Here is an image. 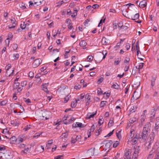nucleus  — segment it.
Segmentation results:
<instances>
[{
    "instance_id": "1",
    "label": "nucleus",
    "mask_w": 159,
    "mask_h": 159,
    "mask_svg": "<svg viewBox=\"0 0 159 159\" xmlns=\"http://www.w3.org/2000/svg\"><path fill=\"white\" fill-rule=\"evenodd\" d=\"M39 114V118L43 120H47L51 117V112L46 110H41Z\"/></svg>"
},
{
    "instance_id": "2",
    "label": "nucleus",
    "mask_w": 159,
    "mask_h": 159,
    "mask_svg": "<svg viewBox=\"0 0 159 159\" xmlns=\"http://www.w3.org/2000/svg\"><path fill=\"white\" fill-rule=\"evenodd\" d=\"M134 151L133 153L132 159H137L138 156L139 151L140 150L139 146L135 145L134 147Z\"/></svg>"
},
{
    "instance_id": "3",
    "label": "nucleus",
    "mask_w": 159,
    "mask_h": 159,
    "mask_svg": "<svg viewBox=\"0 0 159 159\" xmlns=\"http://www.w3.org/2000/svg\"><path fill=\"white\" fill-rule=\"evenodd\" d=\"M124 155V159H130L131 157L130 150L126 149Z\"/></svg>"
},
{
    "instance_id": "4",
    "label": "nucleus",
    "mask_w": 159,
    "mask_h": 159,
    "mask_svg": "<svg viewBox=\"0 0 159 159\" xmlns=\"http://www.w3.org/2000/svg\"><path fill=\"white\" fill-rule=\"evenodd\" d=\"M154 136L155 134L154 133L152 132L151 134L149 135L147 139L146 142L150 143V144H151L153 141Z\"/></svg>"
},
{
    "instance_id": "5",
    "label": "nucleus",
    "mask_w": 159,
    "mask_h": 159,
    "mask_svg": "<svg viewBox=\"0 0 159 159\" xmlns=\"http://www.w3.org/2000/svg\"><path fill=\"white\" fill-rule=\"evenodd\" d=\"M20 85L19 83L17 82H15L14 83V84L13 86V90L16 89H17V91L18 92H20L22 90V89L21 87H19Z\"/></svg>"
},
{
    "instance_id": "6",
    "label": "nucleus",
    "mask_w": 159,
    "mask_h": 159,
    "mask_svg": "<svg viewBox=\"0 0 159 159\" xmlns=\"http://www.w3.org/2000/svg\"><path fill=\"white\" fill-rule=\"evenodd\" d=\"M20 28L22 29H26L28 30L29 28V24L27 22H21L20 25Z\"/></svg>"
},
{
    "instance_id": "7",
    "label": "nucleus",
    "mask_w": 159,
    "mask_h": 159,
    "mask_svg": "<svg viewBox=\"0 0 159 159\" xmlns=\"http://www.w3.org/2000/svg\"><path fill=\"white\" fill-rule=\"evenodd\" d=\"M44 1L43 0H34V3L30 1V6H34L35 5L36 6H38L41 5Z\"/></svg>"
},
{
    "instance_id": "8",
    "label": "nucleus",
    "mask_w": 159,
    "mask_h": 159,
    "mask_svg": "<svg viewBox=\"0 0 159 159\" xmlns=\"http://www.w3.org/2000/svg\"><path fill=\"white\" fill-rule=\"evenodd\" d=\"M140 94L139 92L135 91L133 94V97H132L131 100H136L138 99L140 97Z\"/></svg>"
},
{
    "instance_id": "9",
    "label": "nucleus",
    "mask_w": 159,
    "mask_h": 159,
    "mask_svg": "<svg viewBox=\"0 0 159 159\" xmlns=\"http://www.w3.org/2000/svg\"><path fill=\"white\" fill-rule=\"evenodd\" d=\"M40 60L37 59L34 60L32 63V66L34 68H35L39 66L40 64Z\"/></svg>"
},
{
    "instance_id": "10",
    "label": "nucleus",
    "mask_w": 159,
    "mask_h": 159,
    "mask_svg": "<svg viewBox=\"0 0 159 159\" xmlns=\"http://www.w3.org/2000/svg\"><path fill=\"white\" fill-rule=\"evenodd\" d=\"M151 127V124L149 122H147L146 124L144 125L143 130L144 131L147 130L148 132H149L150 130V128Z\"/></svg>"
},
{
    "instance_id": "11",
    "label": "nucleus",
    "mask_w": 159,
    "mask_h": 159,
    "mask_svg": "<svg viewBox=\"0 0 159 159\" xmlns=\"http://www.w3.org/2000/svg\"><path fill=\"white\" fill-rule=\"evenodd\" d=\"M148 133L149 132H148L147 130L144 131L143 130L141 135L142 139H146L148 135Z\"/></svg>"
},
{
    "instance_id": "12",
    "label": "nucleus",
    "mask_w": 159,
    "mask_h": 159,
    "mask_svg": "<svg viewBox=\"0 0 159 159\" xmlns=\"http://www.w3.org/2000/svg\"><path fill=\"white\" fill-rule=\"evenodd\" d=\"M25 138V135H19L18 138L16 139V141L17 142L21 143L24 140Z\"/></svg>"
},
{
    "instance_id": "13",
    "label": "nucleus",
    "mask_w": 159,
    "mask_h": 159,
    "mask_svg": "<svg viewBox=\"0 0 159 159\" xmlns=\"http://www.w3.org/2000/svg\"><path fill=\"white\" fill-rule=\"evenodd\" d=\"M147 5V1L146 0H143L139 4V7L141 8H143L146 6Z\"/></svg>"
},
{
    "instance_id": "14",
    "label": "nucleus",
    "mask_w": 159,
    "mask_h": 159,
    "mask_svg": "<svg viewBox=\"0 0 159 159\" xmlns=\"http://www.w3.org/2000/svg\"><path fill=\"white\" fill-rule=\"evenodd\" d=\"M102 43L103 45H107L109 44V40L107 39L105 37H103L102 39Z\"/></svg>"
},
{
    "instance_id": "15",
    "label": "nucleus",
    "mask_w": 159,
    "mask_h": 159,
    "mask_svg": "<svg viewBox=\"0 0 159 159\" xmlns=\"http://www.w3.org/2000/svg\"><path fill=\"white\" fill-rule=\"evenodd\" d=\"M48 84V83L47 84H43L42 85V90L47 93H48L49 92L48 91V89L47 87Z\"/></svg>"
},
{
    "instance_id": "16",
    "label": "nucleus",
    "mask_w": 159,
    "mask_h": 159,
    "mask_svg": "<svg viewBox=\"0 0 159 159\" xmlns=\"http://www.w3.org/2000/svg\"><path fill=\"white\" fill-rule=\"evenodd\" d=\"M80 45L81 47L83 49L86 48L85 47L87 45V43L86 41L84 40H82L80 43Z\"/></svg>"
},
{
    "instance_id": "17",
    "label": "nucleus",
    "mask_w": 159,
    "mask_h": 159,
    "mask_svg": "<svg viewBox=\"0 0 159 159\" xmlns=\"http://www.w3.org/2000/svg\"><path fill=\"white\" fill-rule=\"evenodd\" d=\"M159 129V118L157 117L156 119L155 129L156 130Z\"/></svg>"
},
{
    "instance_id": "18",
    "label": "nucleus",
    "mask_w": 159,
    "mask_h": 159,
    "mask_svg": "<svg viewBox=\"0 0 159 159\" xmlns=\"http://www.w3.org/2000/svg\"><path fill=\"white\" fill-rule=\"evenodd\" d=\"M97 113V111L95 112H93L92 113H88L87 115L86 118L88 119H89L91 118H93L95 115Z\"/></svg>"
},
{
    "instance_id": "19",
    "label": "nucleus",
    "mask_w": 159,
    "mask_h": 159,
    "mask_svg": "<svg viewBox=\"0 0 159 159\" xmlns=\"http://www.w3.org/2000/svg\"><path fill=\"white\" fill-rule=\"evenodd\" d=\"M82 124L81 123L76 122L75 123H73L72 125L73 128H76L77 127H82Z\"/></svg>"
},
{
    "instance_id": "20",
    "label": "nucleus",
    "mask_w": 159,
    "mask_h": 159,
    "mask_svg": "<svg viewBox=\"0 0 159 159\" xmlns=\"http://www.w3.org/2000/svg\"><path fill=\"white\" fill-rule=\"evenodd\" d=\"M2 159H10V155L7 153H4L1 157Z\"/></svg>"
},
{
    "instance_id": "21",
    "label": "nucleus",
    "mask_w": 159,
    "mask_h": 159,
    "mask_svg": "<svg viewBox=\"0 0 159 159\" xmlns=\"http://www.w3.org/2000/svg\"><path fill=\"white\" fill-rule=\"evenodd\" d=\"M112 141L111 140L107 141L105 144V147L107 148H109L111 145Z\"/></svg>"
},
{
    "instance_id": "22",
    "label": "nucleus",
    "mask_w": 159,
    "mask_h": 159,
    "mask_svg": "<svg viewBox=\"0 0 159 159\" xmlns=\"http://www.w3.org/2000/svg\"><path fill=\"white\" fill-rule=\"evenodd\" d=\"M139 13L136 14L133 17H131V18H129V19H131L133 20H135L136 19H137L139 18Z\"/></svg>"
},
{
    "instance_id": "23",
    "label": "nucleus",
    "mask_w": 159,
    "mask_h": 159,
    "mask_svg": "<svg viewBox=\"0 0 159 159\" xmlns=\"http://www.w3.org/2000/svg\"><path fill=\"white\" fill-rule=\"evenodd\" d=\"M68 118V116H65L62 118L63 122L65 124L67 125L69 124V122H67V121H66L67 118Z\"/></svg>"
},
{
    "instance_id": "24",
    "label": "nucleus",
    "mask_w": 159,
    "mask_h": 159,
    "mask_svg": "<svg viewBox=\"0 0 159 159\" xmlns=\"http://www.w3.org/2000/svg\"><path fill=\"white\" fill-rule=\"evenodd\" d=\"M144 64V63H139L136 66V68L139 70L140 69H142L143 68Z\"/></svg>"
},
{
    "instance_id": "25",
    "label": "nucleus",
    "mask_w": 159,
    "mask_h": 159,
    "mask_svg": "<svg viewBox=\"0 0 159 159\" xmlns=\"http://www.w3.org/2000/svg\"><path fill=\"white\" fill-rule=\"evenodd\" d=\"M121 61V58H118L116 59L115 61H114V64L116 65H118Z\"/></svg>"
},
{
    "instance_id": "26",
    "label": "nucleus",
    "mask_w": 159,
    "mask_h": 159,
    "mask_svg": "<svg viewBox=\"0 0 159 159\" xmlns=\"http://www.w3.org/2000/svg\"><path fill=\"white\" fill-rule=\"evenodd\" d=\"M91 95L90 93H87L86 94L85 97V98L87 101H89L91 99Z\"/></svg>"
},
{
    "instance_id": "27",
    "label": "nucleus",
    "mask_w": 159,
    "mask_h": 159,
    "mask_svg": "<svg viewBox=\"0 0 159 159\" xmlns=\"http://www.w3.org/2000/svg\"><path fill=\"white\" fill-rule=\"evenodd\" d=\"M107 102L106 101H101L100 105V107H103L106 105Z\"/></svg>"
},
{
    "instance_id": "28",
    "label": "nucleus",
    "mask_w": 159,
    "mask_h": 159,
    "mask_svg": "<svg viewBox=\"0 0 159 159\" xmlns=\"http://www.w3.org/2000/svg\"><path fill=\"white\" fill-rule=\"evenodd\" d=\"M145 118V115L144 114H142L140 117V120L141 123L143 122L144 121Z\"/></svg>"
},
{
    "instance_id": "29",
    "label": "nucleus",
    "mask_w": 159,
    "mask_h": 159,
    "mask_svg": "<svg viewBox=\"0 0 159 159\" xmlns=\"http://www.w3.org/2000/svg\"><path fill=\"white\" fill-rule=\"evenodd\" d=\"M77 100H75V101L72 102L71 103V106L72 107H75L76 106Z\"/></svg>"
},
{
    "instance_id": "30",
    "label": "nucleus",
    "mask_w": 159,
    "mask_h": 159,
    "mask_svg": "<svg viewBox=\"0 0 159 159\" xmlns=\"http://www.w3.org/2000/svg\"><path fill=\"white\" fill-rule=\"evenodd\" d=\"M130 61V58L127 57H126L124 61V64H127L129 63Z\"/></svg>"
},
{
    "instance_id": "31",
    "label": "nucleus",
    "mask_w": 159,
    "mask_h": 159,
    "mask_svg": "<svg viewBox=\"0 0 159 159\" xmlns=\"http://www.w3.org/2000/svg\"><path fill=\"white\" fill-rule=\"evenodd\" d=\"M11 124L14 126H16L19 125V124L16 121L14 120L11 121Z\"/></svg>"
},
{
    "instance_id": "32",
    "label": "nucleus",
    "mask_w": 159,
    "mask_h": 159,
    "mask_svg": "<svg viewBox=\"0 0 159 159\" xmlns=\"http://www.w3.org/2000/svg\"><path fill=\"white\" fill-rule=\"evenodd\" d=\"M19 6L22 9H24L26 8V7L25 5V4L23 2H21L19 4Z\"/></svg>"
},
{
    "instance_id": "33",
    "label": "nucleus",
    "mask_w": 159,
    "mask_h": 159,
    "mask_svg": "<svg viewBox=\"0 0 159 159\" xmlns=\"http://www.w3.org/2000/svg\"><path fill=\"white\" fill-rule=\"evenodd\" d=\"M30 129V125H27L23 129V131L24 132H25Z\"/></svg>"
},
{
    "instance_id": "34",
    "label": "nucleus",
    "mask_w": 159,
    "mask_h": 159,
    "mask_svg": "<svg viewBox=\"0 0 159 159\" xmlns=\"http://www.w3.org/2000/svg\"><path fill=\"white\" fill-rule=\"evenodd\" d=\"M42 134L41 133H36L34 135L31 137L33 138H38V137L41 134Z\"/></svg>"
},
{
    "instance_id": "35",
    "label": "nucleus",
    "mask_w": 159,
    "mask_h": 159,
    "mask_svg": "<svg viewBox=\"0 0 159 159\" xmlns=\"http://www.w3.org/2000/svg\"><path fill=\"white\" fill-rule=\"evenodd\" d=\"M119 87V85H118L116 83H115V84H114L112 86V87L116 89H118Z\"/></svg>"
},
{
    "instance_id": "36",
    "label": "nucleus",
    "mask_w": 159,
    "mask_h": 159,
    "mask_svg": "<svg viewBox=\"0 0 159 159\" xmlns=\"http://www.w3.org/2000/svg\"><path fill=\"white\" fill-rule=\"evenodd\" d=\"M76 142L75 138V136H74L71 137V142L73 143H75Z\"/></svg>"
},
{
    "instance_id": "37",
    "label": "nucleus",
    "mask_w": 159,
    "mask_h": 159,
    "mask_svg": "<svg viewBox=\"0 0 159 159\" xmlns=\"http://www.w3.org/2000/svg\"><path fill=\"white\" fill-rule=\"evenodd\" d=\"M102 130V129L100 128L97 131H96L95 133V135L96 136H98L99 135L100 133L101 132Z\"/></svg>"
},
{
    "instance_id": "38",
    "label": "nucleus",
    "mask_w": 159,
    "mask_h": 159,
    "mask_svg": "<svg viewBox=\"0 0 159 159\" xmlns=\"http://www.w3.org/2000/svg\"><path fill=\"white\" fill-rule=\"evenodd\" d=\"M68 135V134L66 133H64L62 134L61 135L60 137L61 138H66Z\"/></svg>"
},
{
    "instance_id": "39",
    "label": "nucleus",
    "mask_w": 159,
    "mask_h": 159,
    "mask_svg": "<svg viewBox=\"0 0 159 159\" xmlns=\"http://www.w3.org/2000/svg\"><path fill=\"white\" fill-rule=\"evenodd\" d=\"M116 135L117 137L120 139L121 138V134H120V131H118V132H116Z\"/></svg>"
},
{
    "instance_id": "40",
    "label": "nucleus",
    "mask_w": 159,
    "mask_h": 159,
    "mask_svg": "<svg viewBox=\"0 0 159 159\" xmlns=\"http://www.w3.org/2000/svg\"><path fill=\"white\" fill-rule=\"evenodd\" d=\"M151 144H150V143H148L146 142L145 143V145L147 148V149H148L151 148Z\"/></svg>"
},
{
    "instance_id": "41",
    "label": "nucleus",
    "mask_w": 159,
    "mask_h": 159,
    "mask_svg": "<svg viewBox=\"0 0 159 159\" xmlns=\"http://www.w3.org/2000/svg\"><path fill=\"white\" fill-rule=\"evenodd\" d=\"M119 144V141H116L113 144V147L114 148H116Z\"/></svg>"
},
{
    "instance_id": "42",
    "label": "nucleus",
    "mask_w": 159,
    "mask_h": 159,
    "mask_svg": "<svg viewBox=\"0 0 159 159\" xmlns=\"http://www.w3.org/2000/svg\"><path fill=\"white\" fill-rule=\"evenodd\" d=\"M155 114L156 112L154 111V110L152 109L151 113V115L152 116L151 117H153V118H154L155 115Z\"/></svg>"
},
{
    "instance_id": "43",
    "label": "nucleus",
    "mask_w": 159,
    "mask_h": 159,
    "mask_svg": "<svg viewBox=\"0 0 159 159\" xmlns=\"http://www.w3.org/2000/svg\"><path fill=\"white\" fill-rule=\"evenodd\" d=\"M103 77H101L100 78L98 79L97 83L98 84H100L103 81Z\"/></svg>"
},
{
    "instance_id": "44",
    "label": "nucleus",
    "mask_w": 159,
    "mask_h": 159,
    "mask_svg": "<svg viewBox=\"0 0 159 159\" xmlns=\"http://www.w3.org/2000/svg\"><path fill=\"white\" fill-rule=\"evenodd\" d=\"M105 20V18H104L103 20L102 19H101L100 20V22L98 25V26L100 27L102 25V22H104Z\"/></svg>"
},
{
    "instance_id": "45",
    "label": "nucleus",
    "mask_w": 159,
    "mask_h": 159,
    "mask_svg": "<svg viewBox=\"0 0 159 159\" xmlns=\"http://www.w3.org/2000/svg\"><path fill=\"white\" fill-rule=\"evenodd\" d=\"M27 81H25L22 82L21 83V86L22 87L25 86L27 84Z\"/></svg>"
},
{
    "instance_id": "46",
    "label": "nucleus",
    "mask_w": 159,
    "mask_h": 159,
    "mask_svg": "<svg viewBox=\"0 0 159 159\" xmlns=\"http://www.w3.org/2000/svg\"><path fill=\"white\" fill-rule=\"evenodd\" d=\"M114 123V121L112 120H109V122L108 123V126H112Z\"/></svg>"
},
{
    "instance_id": "47",
    "label": "nucleus",
    "mask_w": 159,
    "mask_h": 159,
    "mask_svg": "<svg viewBox=\"0 0 159 159\" xmlns=\"http://www.w3.org/2000/svg\"><path fill=\"white\" fill-rule=\"evenodd\" d=\"M152 109L156 112V111L159 110V106H155L153 107V109Z\"/></svg>"
},
{
    "instance_id": "48",
    "label": "nucleus",
    "mask_w": 159,
    "mask_h": 159,
    "mask_svg": "<svg viewBox=\"0 0 159 159\" xmlns=\"http://www.w3.org/2000/svg\"><path fill=\"white\" fill-rule=\"evenodd\" d=\"M88 61H92L93 59V57L91 55H89L87 57Z\"/></svg>"
},
{
    "instance_id": "49",
    "label": "nucleus",
    "mask_w": 159,
    "mask_h": 159,
    "mask_svg": "<svg viewBox=\"0 0 159 159\" xmlns=\"http://www.w3.org/2000/svg\"><path fill=\"white\" fill-rule=\"evenodd\" d=\"M136 121V119L135 118H133L130 119L129 122L132 124Z\"/></svg>"
},
{
    "instance_id": "50",
    "label": "nucleus",
    "mask_w": 159,
    "mask_h": 159,
    "mask_svg": "<svg viewBox=\"0 0 159 159\" xmlns=\"http://www.w3.org/2000/svg\"><path fill=\"white\" fill-rule=\"evenodd\" d=\"M98 93L99 95H101L102 94H103V91L102 90V89L101 88H99L98 89Z\"/></svg>"
},
{
    "instance_id": "51",
    "label": "nucleus",
    "mask_w": 159,
    "mask_h": 159,
    "mask_svg": "<svg viewBox=\"0 0 159 159\" xmlns=\"http://www.w3.org/2000/svg\"><path fill=\"white\" fill-rule=\"evenodd\" d=\"M13 35L11 33H10L8 34V38L7 39H11L13 38Z\"/></svg>"
},
{
    "instance_id": "52",
    "label": "nucleus",
    "mask_w": 159,
    "mask_h": 159,
    "mask_svg": "<svg viewBox=\"0 0 159 159\" xmlns=\"http://www.w3.org/2000/svg\"><path fill=\"white\" fill-rule=\"evenodd\" d=\"M11 68V65L10 64H9L8 65L6 66V69L7 70L6 73H7L8 71Z\"/></svg>"
},
{
    "instance_id": "53",
    "label": "nucleus",
    "mask_w": 159,
    "mask_h": 159,
    "mask_svg": "<svg viewBox=\"0 0 159 159\" xmlns=\"http://www.w3.org/2000/svg\"><path fill=\"white\" fill-rule=\"evenodd\" d=\"M7 101L6 100L0 102V104L2 106H3L7 103Z\"/></svg>"
},
{
    "instance_id": "54",
    "label": "nucleus",
    "mask_w": 159,
    "mask_h": 159,
    "mask_svg": "<svg viewBox=\"0 0 159 159\" xmlns=\"http://www.w3.org/2000/svg\"><path fill=\"white\" fill-rule=\"evenodd\" d=\"M76 12H75L74 13H70V15H71V17L73 18H74L75 17V16L77 15V11L76 10Z\"/></svg>"
},
{
    "instance_id": "55",
    "label": "nucleus",
    "mask_w": 159,
    "mask_h": 159,
    "mask_svg": "<svg viewBox=\"0 0 159 159\" xmlns=\"http://www.w3.org/2000/svg\"><path fill=\"white\" fill-rule=\"evenodd\" d=\"M136 50H139V43L138 42L136 43Z\"/></svg>"
},
{
    "instance_id": "56",
    "label": "nucleus",
    "mask_w": 159,
    "mask_h": 159,
    "mask_svg": "<svg viewBox=\"0 0 159 159\" xmlns=\"http://www.w3.org/2000/svg\"><path fill=\"white\" fill-rule=\"evenodd\" d=\"M114 130H113L111 132H110L109 134H108L107 135L105 136L104 137H110L111 136L113 133V132Z\"/></svg>"
},
{
    "instance_id": "57",
    "label": "nucleus",
    "mask_w": 159,
    "mask_h": 159,
    "mask_svg": "<svg viewBox=\"0 0 159 159\" xmlns=\"http://www.w3.org/2000/svg\"><path fill=\"white\" fill-rule=\"evenodd\" d=\"M63 156L61 155H59L55 157V159H63Z\"/></svg>"
},
{
    "instance_id": "58",
    "label": "nucleus",
    "mask_w": 159,
    "mask_h": 159,
    "mask_svg": "<svg viewBox=\"0 0 159 159\" xmlns=\"http://www.w3.org/2000/svg\"><path fill=\"white\" fill-rule=\"evenodd\" d=\"M130 47V44L129 43H127L126 44V50H129Z\"/></svg>"
},
{
    "instance_id": "59",
    "label": "nucleus",
    "mask_w": 159,
    "mask_h": 159,
    "mask_svg": "<svg viewBox=\"0 0 159 159\" xmlns=\"http://www.w3.org/2000/svg\"><path fill=\"white\" fill-rule=\"evenodd\" d=\"M81 87V86L80 84H78L77 85H75L74 86V89H80Z\"/></svg>"
},
{
    "instance_id": "60",
    "label": "nucleus",
    "mask_w": 159,
    "mask_h": 159,
    "mask_svg": "<svg viewBox=\"0 0 159 159\" xmlns=\"http://www.w3.org/2000/svg\"><path fill=\"white\" fill-rule=\"evenodd\" d=\"M95 127L94 125H93L91 126V128L90 129V130L89 131H90L91 132H93L95 130Z\"/></svg>"
},
{
    "instance_id": "61",
    "label": "nucleus",
    "mask_w": 159,
    "mask_h": 159,
    "mask_svg": "<svg viewBox=\"0 0 159 159\" xmlns=\"http://www.w3.org/2000/svg\"><path fill=\"white\" fill-rule=\"evenodd\" d=\"M5 149V147L4 146L1 145L0 146V151L4 150Z\"/></svg>"
},
{
    "instance_id": "62",
    "label": "nucleus",
    "mask_w": 159,
    "mask_h": 159,
    "mask_svg": "<svg viewBox=\"0 0 159 159\" xmlns=\"http://www.w3.org/2000/svg\"><path fill=\"white\" fill-rule=\"evenodd\" d=\"M23 100L26 103H28L30 102V99L29 98L27 99L26 98H24Z\"/></svg>"
},
{
    "instance_id": "63",
    "label": "nucleus",
    "mask_w": 159,
    "mask_h": 159,
    "mask_svg": "<svg viewBox=\"0 0 159 159\" xmlns=\"http://www.w3.org/2000/svg\"><path fill=\"white\" fill-rule=\"evenodd\" d=\"M47 67L46 66H43L41 68L40 71L42 72H44L46 69Z\"/></svg>"
},
{
    "instance_id": "64",
    "label": "nucleus",
    "mask_w": 159,
    "mask_h": 159,
    "mask_svg": "<svg viewBox=\"0 0 159 159\" xmlns=\"http://www.w3.org/2000/svg\"><path fill=\"white\" fill-rule=\"evenodd\" d=\"M25 145L24 144H20L18 146V147L20 148H23L25 147Z\"/></svg>"
}]
</instances>
